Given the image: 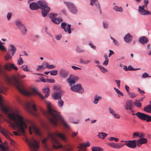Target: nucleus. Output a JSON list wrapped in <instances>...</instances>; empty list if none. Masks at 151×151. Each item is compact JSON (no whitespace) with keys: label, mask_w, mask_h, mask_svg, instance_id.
I'll list each match as a JSON object with an SVG mask.
<instances>
[{"label":"nucleus","mask_w":151,"mask_h":151,"mask_svg":"<svg viewBox=\"0 0 151 151\" xmlns=\"http://www.w3.org/2000/svg\"><path fill=\"white\" fill-rule=\"evenodd\" d=\"M9 120L7 121L9 124V127L13 129L16 127L19 132L13 131L14 134L16 136L20 135L21 133L23 135L25 134V130L29 126V130L31 134L34 132L36 135L41 136V131L32 122L24 118L19 111L17 109L9 111L7 114Z\"/></svg>","instance_id":"obj_1"},{"label":"nucleus","mask_w":151,"mask_h":151,"mask_svg":"<svg viewBox=\"0 0 151 151\" xmlns=\"http://www.w3.org/2000/svg\"><path fill=\"white\" fill-rule=\"evenodd\" d=\"M49 115V119L51 123L54 126H57L59 123L62 124L66 128H69L70 127L67 124L59 113L55 111L51 108V103L45 101Z\"/></svg>","instance_id":"obj_2"},{"label":"nucleus","mask_w":151,"mask_h":151,"mask_svg":"<svg viewBox=\"0 0 151 151\" xmlns=\"http://www.w3.org/2000/svg\"><path fill=\"white\" fill-rule=\"evenodd\" d=\"M26 77L25 75H21L17 73L14 75L12 78L11 79L8 76H6L5 81L9 84L14 85L20 91L24 87L20 81V79L24 78Z\"/></svg>","instance_id":"obj_3"},{"label":"nucleus","mask_w":151,"mask_h":151,"mask_svg":"<svg viewBox=\"0 0 151 151\" xmlns=\"http://www.w3.org/2000/svg\"><path fill=\"white\" fill-rule=\"evenodd\" d=\"M40 8L42 10V14L44 17L47 15L50 10V8L45 1H39L37 4L33 2L29 5L30 8L32 10H36Z\"/></svg>","instance_id":"obj_4"},{"label":"nucleus","mask_w":151,"mask_h":151,"mask_svg":"<svg viewBox=\"0 0 151 151\" xmlns=\"http://www.w3.org/2000/svg\"><path fill=\"white\" fill-rule=\"evenodd\" d=\"M49 136L51 139L52 143V147L54 149L58 150V149L63 148V145L59 143L56 138V137L58 136L63 141L66 142V139L65 134L62 133L56 132L53 134H49Z\"/></svg>","instance_id":"obj_5"},{"label":"nucleus","mask_w":151,"mask_h":151,"mask_svg":"<svg viewBox=\"0 0 151 151\" xmlns=\"http://www.w3.org/2000/svg\"><path fill=\"white\" fill-rule=\"evenodd\" d=\"M20 92L26 96L32 95H38L42 99H44V97L41 93H40L36 87H33L31 89V91H29L26 89L24 87L20 91Z\"/></svg>","instance_id":"obj_6"},{"label":"nucleus","mask_w":151,"mask_h":151,"mask_svg":"<svg viewBox=\"0 0 151 151\" xmlns=\"http://www.w3.org/2000/svg\"><path fill=\"white\" fill-rule=\"evenodd\" d=\"M25 106L27 110L30 114L35 116L37 115V109L33 101L31 100L27 102Z\"/></svg>","instance_id":"obj_7"},{"label":"nucleus","mask_w":151,"mask_h":151,"mask_svg":"<svg viewBox=\"0 0 151 151\" xmlns=\"http://www.w3.org/2000/svg\"><path fill=\"white\" fill-rule=\"evenodd\" d=\"M24 140L28 144L31 150H33L34 151H37L36 149L39 148V142L36 141L33 137H32L31 139H29L26 137Z\"/></svg>","instance_id":"obj_8"},{"label":"nucleus","mask_w":151,"mask_h":151,"mask_svg":"<svg viewBox=\"0 0 151 151\" xmlns=\"http://www.w3.org/2000/svg\"><path fill=\"white\" fill-rule=\"evenodd\" d=\"M6 88L2 86L0 87V92L5 93ZM0 109L3 112L6 113L9 110V107L7 106L4 105L3 103V99L0 95Z\"/></svg>","instance_id":"obj_9"},{"label":"nucleus","mask_w":151,"mask_h":151,"mask_svg":"<svg viewBox=\"0 0 151 151\" xmlns=\"http://www.w3.org/2000/svg\"><path fill=\"white\" fill-rule=\"evenodd\" d=\"M127 141L121 140V142H125V144L122 143H116L113 142H108L106 144L107 145L111 147L116 149H119L124 146L125 145V141Z\"/></svg>","instance_id":"obj_10"},{"label":"nucleus","mask_w":151,"mask_h":151,"mask_svg":"<svg viewBox=\"0 0 151 151\" xmlns=\"http://www.w3.org/2000/svg\"><path fill=\"white\" fill-rule=\"evenodd\" d=\"M64 3L68 6V9L72 13L75 14L77 12V10L72 3L68 2H65Z\"/></svg>","instance_id":"obj_11"},{"label":"nucleus","mask_w":151,"mask_h":151,"mask_svg":"<svg viewBox=\"0 0 151 151\" xmlns=\"http://www.w3.org/2000/svg\"><path fill=\"white\" fill-rule=\"evenodd\" d=\"M136 140H127L125 141V145L129 148L134 149L136 147Z\"/></svg>","instance_id":"obj_12"},{"label":"nucleus","mask_w":151,"mask_h":151,"mask_svg":"<svg viewBox=\"0 0 151 151\" xmlns=\"http://www.w3.org/2000/svg\"><path fill=\"white\" fill-rule=\"evenodd\" d=\"M78 80V77L71 75L67 79V81L71 86L72 84H74Z\"/></svg>","instance_id":"obj_13"},{"label":"nucleus","mask_w":151,"mask_h":151,"mask_svg":"<svg viewBox=\"0 0 151 151\" xmlns=\"http://www.w3.org/2000/svg\"><path fill=\"white\" fill-rule=\"evenodd\" d=\"M56 16V14L51 13L50 14V17L51 18L52 21L55 23L59 24L62 22V19L60 18H55Z\"/></svg>","instance_id":"obj_14"},{"label":"nucleus","mask_w":151,"mask_h":151,"mask_svg":"<svg viewBox=\"0 0 151 151\" xmlns=\"http://www.w3.org/2000/svg\"><path fill=\"white\" fill-rule=\"evenodd\" d=\"M70 89L73 91H78L80 93H82L83 91V90L80 84L71 86Z\"/></svg>","instance_id":"obj_15"},{"label":"nucleus","mask_w":151,"mask_h":151,"mask_svg":"<svg viewBox=\"0 0 151 151\" xmlns=\"http://www.w3.org/2000/svg\"><path fill=\"white\" fill-rule=\"evenodd\" d=\"M1 132L10 141L11 144L13 145L14 143V142L9 136V135H11L10 133L7 130L5 129H3L1 131Z\"/></svg>","instance_id":"obj_16"},{"label":"nucleus","mask_w":151,"mask_h":151,"mask_svg":"<svg viewBox=\"0 0 151 151\" xmlns=\"http://www.w3.org/2000/svg\"><path fill=\"white\" fill-rule=\"evenodd\" d=\"M4 68L8 70H10L12 69H13L15 70H18V68L14 64L10 63H7L4 66Z\"/></svg>","instance_id":"obj_17"},{"label":"nucleus","mask_w":151,"mask_h":151,"mask_svg":"<svg viewBox=\"0 0 151 151\" xmlns=\"http://www.w3.org/2000/svg\"><path fill=\"white\" fill-rule=\"evenodd\" d=\"M62 27L64 29L65 31L68 32L69 34H70L71 32L70 30V25H67V24L65 22H63L61 24Z\"/></svg>","instance_id":"obj_18"},{"label":"nucleus","mask_w":151,"mask_h":151,"mask_svg":"<svg viewBox=\"0 0 151 151\" xmlns=\"http://www.w3.org/2000/svg\"><path fill=\"white\" fill-rule=\"evenodd\" d=\"M133 106L132 104V101L131 100H128L126 102L125 105V107L127 110H131L132 112L133 111L132 110V108Z\"/></svg>","instance_id":"obj_19"},{"label":"nucleus","mask_w":151,"mask_h":151,"mask_svg":"<svg viewBox=\"0 0 151 151\" xmlns=\"http://www.w3.org/2000/svg\"><path fill=\"white\" fill-rule=\"evenodd\" d=\"M138 12L139 14L141 15H150L151 13L150 12L147 10H146L140 7V6L138 7Z\"/></svg>","instance_id":"obj_20"},{"label":"nucleus","mask_w":151,"mask_h":151,"mask_svg":"<svg viewBox=\"0 0 151 151\" xmlns=\"http://www.w3.org/2000/svg\"><path fill=\"white\" fill-rule=\"evenodd\" d=\"M16 51V47L14 45L12 44H10L9 45L8 52L14 55Z\"/></svg>","instance_id":"obj_21"},{"label":"nucleus","mask_w":151,"mask_h":151,"mask_svg":"<svg viewBox=\"0 0 151 151\" xmlns=\"http://www.w3.org/2000/svg\"><path fill=\"white\" fill-rule=\"evenodd\" d=\"M135 115L140 119L143 120H146L147 116V114L139 112H137L136 113Z\"/></svg>","instance_id":"obj_22"},{"label":"nucleus","mask_w":151,"mask_h":151,"mask_svg":"<svg viewBox=\"0 0 151 151\" xmlns=\"http://www.w3.org/2000/svg\"><path fill=\"white\" fill-rule=\"evenodd\" d=\"M147 141V140L146 138H142L136 141V142L137 145L140 146L142 144L146 143Z\"/></svg>","instance_id":"obj_23"},{"label":"nucleus","mask_w":151,"mask_h":151,"mask_svg":"<svg viewBox=\"0 0 151 151\" xmlns=\"http://www.w3.org/2000/svg\"><path fill=\"white\" fill-rule=\"evenodd\" d=\"M62 148L64 151H70L72 149V147L70 144H67L63 146Z\"/></svg>","instance_id":"obj_24"},{"label":"nucleus","mask_w":151,"mask_h":151,"mask_svg":"<svg viewBox=\"0 0 151 151\" xmlns=\"http://www.w3.org/2000/svg\"><path fill=\"white\" fill-rule=\"evenodd\" d=\"M148 39L146 37L142 36L140 37L139 39V42L142 44H146L148 42Z\"/></svg>","instance_id":"obj_25"},{"label":"nucleus","mask_w":151,"mask_h":151,"mask_svg":"<svg viewBox=\"0 0 151 151\" xmlns=\"http://www.w3.org/2000/svg\"><path fill=\"white\" fill-rule=\"evenodd\" d=\"M2 141L0 139V151H7L8 150V147L7 146L3 144H1Z\"/></svg>","instance_id":"obj_26"},{"label":"nucleus","mask_w":151,"mask_h":151,"mask_svg":"<svg viewBox=\"0 0 151 151\" xmlns=\"http://www.w3.org/2000/svg\"><path fill=\"white\" fill-rule=\"evenodd\" d=\"M42 91L45 94V96L44 97V99L48 97L50 93V90L48 87H47L42 89Z\"/></svg>","instance_id":"obj_27"},{"label":"nucleus","mask_w":151,"mask_h":151,"mask_svg":"<svg viewBox=\"0 0 151 151\" xmlns=\"http://www.w3.org/2000/svg\"><path fill=\"white\" fill-rule=\"evenodd\" d=\"M60 76L63 78H65L68 75V73L64 69H61L59 72Z\"/></svg>","instance_id":"obj_28"},{"label":"nucleus","mask_w":151,"mask_h":151,"mask_svg":"<svg viewBox=\"0 0 151 151\" xmlns=\"http://www.w3.org/2000/svg\"><path fill=\"white\" fill-rule=\"evenodd\" d=\"M107 136V134L104 132H100L98 133L97 137L99 138L104 139Z\"/></svg>","instance_id":"obj_29"},{"label":"nucleus","mask_w":151,"mask_h":151,"mask_svg":"<svg viewBox=\"0 0 151 151\" xmlns=\"http://www.w3.org/2000/svg\"><path fill=\"white\" fill-rule=\"evenodd\" d=\"M133 104L134 106L138 108H140L142 106V104L140 102V100L137 99L135 100Z\"/></svg>","instance_id":"obj_30"},{"label":"nucleus","mask_w":151,"mask_h":151,"mask_svg":"<svg viewBox=\"0 0 151 151\" xmlns=\"http://www.w3.org/2000/svg\"><path fill=\"white\" fill-rule=\"evenodd\" d=\"M124 39L127 42H129L132 40V37L130 34H128L125 36Z\"/></svg>","instance_id":"obj_31"},{"label":"nucleus","mask_w":151,"mask_h":151,"mask_svg":"<svg viewBox=\"0 0 151 151\" xmlns=\"http://www.w3.org/2000/svg\"><path fill=\"white\" fill-rule=\"evenodd\" d=\"M77 147L79 149L78 151H85L86 149L83 143L80 144Z\"/></svg>","instance_id":"obj_32"},{"label":"nucleus","mask_w":151,"mask_h":151,"mask_svg":"<svg viewBox=\"0 0 151 151\" xmlns=\"http://www.w3.org/2000/svg\"><path fill=\"white\" fill-rule=\"evenodd\" d=\"M61 94L60 92L58 93H54L52 95V97L55 100H59L60 98Z\"/></svg>","instance_id":"obj_33"},{"label":"nucleus","mask_w":151,"mask_h":151,"mask_svg":"<svg viewBox=\"0 0 151 151\" xmlns=\"http://www.w3.org/2000/svg\"><path fill=\"white\" fill-rule=\"evenodd\" d=\"M144 111L147 112L151 113V105H148L144 108Z\"/></svg>","instance_id":"obj_34"},{"label":"nucleus","mask_w":151,"mask_h":151,"mask_svg":"<svg viewBox=\"0 0 151 151\" xmlns=\"http://www.w3.org/2000/svg\"><path fill=\"white\" fill-rule=\"evenodd\" d=\"M113 8L117 12H122L123 11V9L121 7H119L116 5L114 6Z\"/></svg>","instance_id":"obj_35"},{"label":"nucleus","mask_w":151,"mask_h":151,"mask_svg":"<svg viewBox=\"0 0 151 151\" xmlns=\"http://www.w3.org/2000/svg\"><path fill=\"white\" fill-rule=\"evenodd\" d=\"M45 65L46 68L49 69H53L55 68V66L53 65H49L48 63H45Z\"/></svg>","instance_id":"obj_36"},{"label":"nucleus","mask_w":151,"mask_h":151,"mask_svg":"<svg viewBox=\"0 0 151 151\" xmlns=\"http://www.w3.org/2000/svg\"><path fill=\"white\" fill-rule=\"evenodd\" d=\"M14 55L8 52L5 56V59L6 60H8L10 59Z\"/></svg>","instance_id":"obj_37"},{"label":"nucleus","mask_w":151,"mask_h":151,"mask_svg":"<svg viewBox=\"0 0 151 151\" xmlns=\"http://www.w3.org/2000/svg\"><path fill=\"white\" fill-rule=\"evenodd\" d=\"M94 103L96 104L98 103V101L101 99L102 97L100 96H98L97 95H95L94 96Z\"/></svg>","instance_id":"obj_38"},{"label":"nucleus","mask_w":151,"mask_h":151,"mask_svg":"<svg viewBox=\"0 0 151 151\" xmlns=\"http://www.w3.org/2000/svg\"><path fill=\"white\" fill-rule=\"evenodd\" d=\"M45 63H43L42 65L39 66L37 68V70L38 71H40L43 70L44 69L46 68L45 66L44 65Z\"/></svg>","instance_id":"obj_39"},{"label":"nucleus","mask_w":151,"mask_h":151,"mask_svg":"<svg viewBox=\"0 0 151 151\" xmlns=\"http://www.w3.org/2000/svg\"><path fill=\"white\" fill-rule=\"evenodd\" d=\"M20 30L23 35H25L27 33V30L24 26L21 28V29H20Z\"/></svg>","instance_id":"obj_40"},{"label":"nucleus","mask_w":151,"mask_h":151,"mask_svg":"<svg viewBox=\"0 0 151 151\" xmlns=\"http://www.w3.org/2000/svg\"><path fill=\"white\" fill-rule=\"evenodd\" d=\"M97 66L99 68L100 70L102 73H105L108 71V70L103 66L100 65H97Z\"/></svg>","instance_id":"obj_41"},{"label":"nucleus","mask_w":151,"mask_h":151,"mask_svg":"<svg viewBox=\"0 0 151 151\" xmlns=\"http://www.w3.org/2000/svg\"><path fill=\"white\" fill-rule=\"evenodd\" d=\"M80 62L81 63L85 64H87L90 63L91 62V60H84L81 59L80 60Z\"/></svg>","instance_id":"obj_42"},{"label":"nucleus","mask_w":151,"mask_h":151,"mask_svg":"<svg viewBox=\"0 0 151 151\" xmlns=\"http://www.w3.org/2000/svg\"><path fill=\"white\" fill-rule=\"evenodd\" d=\"M92 151H103L102 148L98 147H93L92 148Z\"/></svg>","instance_id":"obj_43"},{"label":"nucleus","mask_w":151,"mask_h":151,"mask_svg":"<svg viewBox=\"0 0 151 151\" xmlns=\"http://www.w3.org/2000/svg\"><path fill=\"white\" fill-rule=\"evenodd\" d=\"M108 139L110 141H114L116 142H117L119 140V139L117 138L114 137H110Z\"/></svg>","instance_id":"obj_44"},{"label":"nucleus","mask_w":151,"mask_h":151,"mask_svg":"<svg viewBox=\"0 0 151 151\" xmlns=\"http://www.w3.org/2000/svg\"><path fill=\"white\" fill-rule=\"evenodd\" d=\"M16 24L19 29L24 26L21 22L19 21L17 22L16 23Z\"/></svg>","instance_id":"obj_45"},{"label":"nucleus","mask_w":151,"mask_h":151,"mask_svg":"<svg viewBox=\"0 0 151 151\" xmlns=\"http://www.w3.org/2000/svg\"><path fill=\"white\" fill-rule=\"evenodd\" d=\"M50 73L51 75L53 76H55L58 74V71L57 70H53L50 71Z\"/></svg>","instance_id":"obj_46"},{"label":"nucleus","mask_w":151,"mask_h":151,"mask_svg":"<svg viewBox=\"0 0 151 151\" xmlns=\"http://www.w3.org/2000/svg\"><path fill=\"white\" fill-rule=\"evenodd\" d=\"M3 43H4L1 42L0 41V50L3 51H5L6 50V49L5 47L2 45V44Z\"/></svg>","instance_id":"obj_47"},{"label":"nucleus","mask_w":151,"mask_h":151,"mask_svg":"<svg viewBox=\"0 0 151 151\" xmlns=\"http://www.w3.org/2000/svg\"><path fill=\"white\" fill-rule=\"evenodd\" d=\"M58 100V105L59 107H61L63 106L64 102L63 101L61 100L60 98Z\"/></svg>","instance_id":"obj_48"},{"label":"nucleus","mask_w":151,"mask_h":151,"mask_svg":"<svg viewBox=\"0 0 151 151\" xmlns=\"http://www.w3.org/2000/svg\"><path fill=\"white\" fill-rule=\"evenodd\" d=\"M24 62L21 57H19V59L17 61V64L19 65H20L23 63Z\"/></svg>","instance_id":"obj_49"},{"label":"nucleus","mask_w":151,"mask_h":151,"mask_svg":"<svg viewBox=\"0 0 151 151\" xmlns=\"http://www.w3.org/2000/svg\"><path fill=\"white\" fill-rule=\"evenodd\" d=\"M21 68H22V70L24 71H29V70L28 68V67L27 65H23L21 67Z\"/></svg>","instance_id":"obj_50"},{"label":"nucleus","mask_w":151,"mask_h":151,"mask_svg":"<svg viewBox=\"0 0 151 151\" xmlns=\"http://www.w3.org/2000/svg\"><path fill=\"white\" fill-rule=\"evenodd\" d=\"M150 77V76H149V74L146 72L143 73L142 75V78H146Z\"/></svg>","instance_id":"obj_51"},{"label":"nucleus","mask_w":151,"mask_h":151,"mask_svg":"<svg viewBox=\"0 0 151 151\" xmlns=\"http://www.w3.org/2000/svg\"><path fill=\"white\" fill-rule=\"evenodd\" d=\"M46 81L47 82L51 83H54L55 82V80L52 79H47Z\"/></svg>","instance_id":"obj_52"},{"label":"nucleus","mask_w":151,"mask_h":151,"mask_svg":"<svg viewBox=\"0 0 151 151\" xmlns=\"http://www.w3.org/2000/svg\"><path fill=\"white\" fill-rule=\"evenodd\" d=\"M114 89H115L116 93L119 95H120L123 96V94L118 89L116 88H114Z\"/></svg>","instance_id":"obj_53"},{"label":"nucleus","mask_w":151,"mask_h":151,"mask_svg":"<svg viewBox=\"0 0 151 151\" xmlns=\"http://www.w3.org/2000/svg\"><path fill=\"white\" fill-rule=\"evenodd\" d=\"M145 121H146L147 122H151V116L149 115H147Z\"/></svg>","instance_id":"obj_54"},{"label":"nucleus","mask_w":151,"mask_h":151,"mask_svg":"<svg viewBox=\"0 0 151 151\" xmlns=\"http://www.w3.org/2000/svg\"><path fill=\"white\" fill-rule=\"evenodd\" d=\"M129 95L132 98H134L137 96V95L135 93H130L129 94Z\"/></svg>","instance_id":"obj_55"},{"label":"nucleus","mask_w":151,"mask_h":151,"mask_svg":"<svg viewBox=\"0 0 151 151\" xmlns=\"http://www.w3.org/2000/svg\"><path fill=\"white\" fill-rule=\"evenodd\" d=\"M113 116L116 119H119L120 117L119 114H116L115 113L113 115Z\"/></svg>","instance_id":"obj_56"},{"label":"nucleus","mask_w":151,"mask_h":151,"mask_svg":"<svg viewBox=\"0 0 151 151\" xmlns=\"http://www.w3.org/2000/svg\"><path fill=\"white\" fill-rule=\"evenodd\" d=\"M139 132L134 133L133 135V138H135L136 137H139Z\"/></svg>","instance_id":"obj_57"},{"label":"nucleus","mask_w":151,"mask_h":151,"mask_svg":"<svg viewBox=\"0 0 151 151\" xmlns=\"http://www.w3.org/2000/svg\"><path fill=\"white\" fill-rule=\"evenodd\" d=\"M109 62V60L108 59H106L105 60L103 63V65L104 66L107 65Z\"/></svg>","instance_id":"obj_58"},{"label":"nucleus","mask_w":151,"mask_h":151,"mask_svg":"<svg viewBox=\"0 0 151 151\" xmlns=\"http://www.w3.org/2000/svg\"><path fill=\"white\" fill-rule=\"evenodd\" d=\"M85 148L86 147H88L90 145V143L89 142H87L86 143H83Z\"/></svg>","instance_id":"obj_59"},{"label":"nucleus","mask_w":151,"mask_h":151,"mask_svg":"<svg viewBox=\"0 0 151 151\" xmlns=\"http://www.w3.org/2000/svg\"><path fill=\"white\" fill-rule=\"evenodd\" d=\"M109 110L110 113L112 115L115 113L114 111L112 108H109Z\"/></svg>","instance_id":"obj_60"},{"label":"nucleus","mask_w":151,"mask_h":151,"mask_svg":"<svg viewBox=\"0 0 151 151\" xmlns=\"http://www.w3.org/2000/svg\"><path fill=\"white\" fill-rule=\"evenodd\" d=\"M12 13H9L7 15V17L8 20L10 19L12 16Z\"/></svg>","instance_id":"obj_61"},{"label":"nucleus","mask_w":151,"mask_h":151,"mask_svg":"<svg viewBox=\"0 0 151 151\" xmlns=\"http://www.w3.org/2000/svg\"><path fill=\"white\" fill-rule=\"evenodd\" d=\"M97 1V0H90V4L92 6Z\"/></svg>","instance_id":"obj_62"},{"label":"nucleus","mask_w":151,"mask_h":151,"mask_svg":"<svg viewBox=\"0 0 151 151\" xmlns=\"http://www.w3.org/2000/svg\"><path fill=\"white\" fill-rule=\"evenodd\" d=\"M71 67L72 68L74 69V70H75L76 69H79V70H81V68H78V67L72 65L71 66Z\"/></svg>","instance_id":"obj_63"},{"label":"nucleus","mask_w":151,"mask_h":151,"mask_svg":"<svg viewBox=\"0 0 151 151\" xmlns=\"http://www.w3.org/2000/svg\"><path fill=\"white\" fill-rule=\"evenodd\" d=\"M40 81L42 82H43L44 83L47 82V79H45L43 77L40 78Z\"/></svg>","instance_id":"obj_64"}]
</instances>
